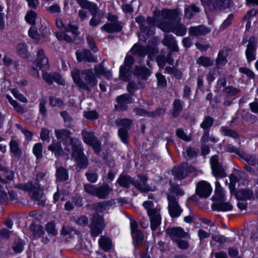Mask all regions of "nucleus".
Instances as JSON below:
<instances>
[{
	"label": "nucleus",
	"instance_id": "obj_17",
	"mask_svg": "<svg viewBox=\"0 0 258 258\" xmlns=\"http://www.w3.org/2000/svg\"><path fill=\"white\" fill-rule=\"evenodd\" d=\"M132 96L128 94H122L116 97L117 104L115 108L119 111H124L127 108V104L131 102Z\"/></svg>",
	"mask_w": 258,
	"mask_h": 258
},
{
	"label": "nucleus",
	"instance_id": "obj_51",
	"mask_svg": "<svg viewBox=\"0 0 258 258\" xmlns=\"http://www.w3.org/2000/svg\"><path fill=\"white\" fill-rule=\"evenodd\" d=\"M36 17L37 14L36 12L33 11H30L25 16V20L28 23L31 25H34L36 23Z\"/></svg>",
	"mask_w": 258,
	"mask_h": 258
},
{
	"label": "nucleus",
	"instance_id": "obj_21",
	"mask_svg": "<svg viewBox=\"0 0 258 258\" xmlns=\"http://www.w3.org/2000/svg\"><path fill=\"white\" fill-rule=\"evenodd\" d=\"M162 43L164 46L168 47L172 51L176 52L179 51L176 41L174 36L172 35H166L162 40Z\"/></svg>",
	"mask_w": 258,
	"mask_h": 258
},
{
	"label": "nucleus",
	"instance_id": "obj_46",
	"mask_svg": "<svg viewBox=\"0 0 258 258\" xmlns=\"http://www.w3.org/2000/svg\"><path fill=\"white\" fill-rule=\"evenodd\" d=\"M82 135L83 137V141L88 145H89L94 140L97 139V138L95 137L92 132H88L85 130H83L82 131Z\"/></svg>",
	"mask_w": 258,
	"mask_h": 258
},
{
	"label": "nucleus",
	"instance_id": "obj_25",
	"mask_svg": "<svg viewBox=\"0 0 258 258\" xmlns=\"http://www.w3.org/2000/svg\"><path fill=\"white\" fill-rule=\"evenodd\" d=\"M96 77L100 78L101 75L104 76L107 79H110L112 76L111 71L106 70L103 66V62H102L95 66L94 68Z\"/></svg>",
	"mask_w": 258,
	"mask_h": 258
},
{
	"label": "nucleus",
	"instance_id": "obj_16",
	"mask_svg": "<svg viewBox=\"0 0 258 258\" xmlns=\"http://www.w3.org/2000/svg\"><path fill=\"white\" fill-rule=\"evenodd\" d=\"M201 2L216 10L228 8L231 4L230 0H201Z\"/></svg>",
	"mask_w": 258,
	"mask_h": 258
},
{
	"label": "nucleus",
	"instance_id": "obj_1",
	"mask_svg": "<svg viewBox=\"0 0 258 258\" xmlns=\"http://www.w3.org/2000/svg\"><path fill=\"white\" fill-rule=\"evenodd\" d=\"M72 77L76 86L80 89L90 92L96 87L98 80L92 69H85L82 71L74 69L71 72Z\"/></svg>",
	"mask_w": 258,
	"mask_h": 258
},
{
	"label": "nucleus",
	"instance_id": "obj_9",
	"mask_svg": "<svg viewBox=\"0 0 258 258\" xmlns=\"http://www.w3.org/2000/svg\"><path fill=\"white\" fill-rule=\"evenodd\" d=\"M167 199L168 201V209L170 216L172 218L178 217L182 212V210L179 205L178 199L170 194L167 195Z\"/></svg>",
	"mask_w": 258,
	"mask_h": 258
},
{
	"label": "nucleus",
	"instance_id": "obj_10",
	"mask_svg": "<svg viewBox=\"0 0 258 258\" xmlns=\"http://www.w3.org/2000/svg\"><path fill=\"white\" fill-rule=\"evenodd\" d=\"M210 164L212 170V174L216 178H224L227 176L224 168L218 161V156L215 155L210 159Z\"/></svg>",
	"mask_w": 258,
	"mask_h": 258
},
{
	"label": "nucleus",
	"instance_id": "obj_62",
	"mask_svg": "<svg viewBox=\"0 0 258 258\" xmlns=\"http://www.w3.org/2000/svg\"><path fill=\"white\" fill-rule=\"evenodd\" d=\"M17 51L20 56L26 57L27 54V45L25 43H20L17 46Z\"/></svg>",
	"mask_w": 258,
	"mask_h": 258
},
{
	"label": "nucleus",
	"instance_id": "obj_2",
	"mask_svg": "<svg viewBox=\"0 0 258 258\" xmlns=\"http://www.w3.org/2000/svg\"><path fill=\"white\" fill-rule=\"evenodd\" d=\"M163 21L159 28L164 32H172L177 36H184L186 33V28L178 22L177 13L175 11L164 10L162 11Z\"/></svg>",
	"mask_w": 258,
	"mask_h": 258
},
{
	"label": "nucleus",
	"instance_id": "obj_27",
	"mask_svg": "<svg viewBox=\"0 0 258 258\" xmlns=\"http://www.w3.org/2000/svg\"><path fill=\"white\" fill-rule=\"evenodd\" d=\"M172 173L174 177L178 180H182L185 178L187 174L183 163L179 166L175 167L172 170Z\"/></svg>",
	"mask_w": 258,
	"mask_h": 258
},
{
	"label": "nucleus",
	"instance_id": "obj_55",
	"mask_svg": "<svg viewBox=\"0 0 258 258\" xmlns=\"http://www.w3.org/2000/svg\"><path fill=\"white\" fill-rule=\"evenodd\" d=\"M165 71L171 75H174L177 79H179L182 77V73L174 67H167L165 68Z\"/></svg>",
	"mask_w": 258,
	"mask_h": 258
},
{
	"label": "nucleus",
	"instance_id": "obj_14",
	"mask_svg": "<svg viewBox=\"0 0 258 258\" xmlns=\"http://www.w3.org/2000/svg\"><path fill=\"white\" fill-rule=\"evenodd\" d=\"M257 41L255 37H251L249 39L248 43L245 51V55L248 62L255 59Z\"/></svg>",
	"mask_w": 258,
	"mask_h": 258
},
{
	"label": "nucleus",
	"instance_id": "obj_59",
	"mask_svg": "<svg viewBox=\"0 0 258 258\" xmlns=\"http://www.w3.org/2000/svg\"><path fill=\"white\" fill-rule=\"evenodd\" d=\"M24 243L20 239H18L13 244L12 248L15 253H19L22 251Z\"/></svg>",
	"mask_w": 258,
	"mask_h": 258
},
{
	"label": "nucleus",
	"instance_id": "obj_13",
	"mask_svg": "<svg viewBox=\"0 0 258 258\" xmlns=\"http://www.w3.org/2000/svg\"><path fill=\"white\" fill-rule=\"evenodd\" d=\"M166 232L174 242L189 236L188 234L181 227L168 228L166 230Z\"/></svg>",
	"mask_w": 258,
	"mask_h": 258
},
{
	"label": "nucleus",
	"instance_id": "obj_4",
	"mask_svg": "<svg viewBox=\"0 0 258 258\" xmlns=\"http://www.w3.org/2000/svg\"><path fill=\"white\" fill-rule=\"evenodd\" d=\"M146 209L151 223V228L152 231H155L161 223V216L160 209L155 207L152 201H145L143 204Z\"/></svg>",
	"mask_w": 258,
	"mask_h": 258
},
{
	"label": "nucleus",
	"instance_id": "obj_29",
	"mask_svg": "<svg viewBox=\"0 0 258 258\" xmlns=\"http://www.w3.org/2000/svg\"><path fill=\"white\" fill-rule=\"evenodd\" d=\"M135 74L138 78H141L143 80H146L151 75V72L146 67H136L135 70Z\"/></svg>",
	"mask_w": 258,
	"mask_h": 258
},
{
	"label": "nucleus",
	"instance_id": "obj_38",
	"mask_svg": "<svg viewBox=\"0 0 258 258\" xmlns=\"http://www.w3.org/2000/svg\"><path fill=\"white\" fill-rule=\"evenodd\" d=\"M56 176L57 180L60 181L68 180L69 175L67 170L63 167H59L56 169Z\"/></svg>",
	"mask_w": 258,
	"mask_h": 258
},
{
	"label": "nucleus",
	"instance_id": "obj_19",
	"mask_svg": "<svg viewBox=\"0 0 258 258\" xmlns=\"http://www.w3.org/2000/svg\"><path fill=\"white\" fill-rule=\"evenodd\" d=\"M76 57L79 62L85 60L89 62H97V59L88 49H83L80 52H76Z\"/></svg>",
	"mask_w": 258,
	"mask_h": 258
},
{
	"label": "nucleus",
	"instance_id": "obj_56",
	"mask_svg": "<svg viewBox=\"0 0 258 258\" xmlns=\"http://www.w3.org/2000/svg\"><path fill=\"white\" fill-rule=\"evenodd\" d=\"M42 147L41 143H36L33 147V152L37 159L42 157Z\"/></svg>",
	"mask_w": 258,
	"mask_h": 258
},
{
	"label": "nucleus",
	"instance_id": "obj_42",
	"mask_svg": "<svg viewBox=\"0 0 258 258\" xmlns=\"http://www.w3.org/2000/svg\"><path fill=\"white\" fill-rule=\"evenodd\" d=\"M111 205L110 201H103L93 205V209L97 212H102Z\"/></svg>",
	"mask_w": 258,
	"mask_h": 258
},
{
	"label": "nucleus",
	"instance_id": "obj_35",
	"mask_svg": "<svg viewBox=\"0 0 258 258\" xmlns=\"http://www.w3.org/2000/svg\"><path fill=\"white\" fill-rule=\"evenodd\" d=\"M183 109L182 101L179 99L174 100L173 103L172 115L174 117H178Z\"/></svg>",
	"mask_w": 258,
	"mask_h": 258
},
{
	"label": "nucleus",
	"instance_id": "obj_20",
	"mask_svg": "<svg viewBox=\"0 0 258 258\" xmlns=\"http://www.w3.org/2000/svg\"><path fill=\"white\" fill-rule=\"evenodd\" d=\"M189 33L193 36L205 35L211 31V29L203 25L191 27L189 28Z\"/></svg>",
	"mask_w": 258,
	"mask_h": 258
},
{
	"label": "nucleus",
	"instance_id": "obj_43",
	"mask_svg": "<svg viewBox=\"0 0 258 258\" xmlns=\"http://www.w3.org/2000/svg\"><path fill=\"white\" fill-rule=\"evenodd\" d=\"M11 152L16 157L20 158L22 154V151L20 148L18 143L12 140L10 143Z\"/></svg>",
	"mask_w": 258,
	"mask_h": 258
},
{
	"label": "nucleus",
	"instance_id": "obj_5",
	"mask_svg": "<svg viewBox=\"0 0 258 258\" xmlns=\"http://www.w3.org/2000/svg\"><path fill=\"white\" fill-rule=\"evenodd\" d=\"M55 136L58 139H61L64 141V144L66 146L64 150L70 153L71 150L81 145L80 141L76 138L71 137L72 133L67 129L55 130Z\"/></svg>",
	"mask_w": 258,
	"mask_h": 258
},
{
	"label": "nucleus",
	"instance_id": "obj_6",
	"mask_svg": "<svg viewBox=\"0 0 258 258\" xmlns=\"http://www.w3.org/2000/svg\"><path fill=\"white\" fill-rule=\"evenodd\" d=\"M136 21L139 24L141 31L148 36L153 35L154 26L158 25L159 27L161 23L158 22L157 18L148 17L147 20H145L143 16L137 17Z\"/></svg>",
	"mask_w": 258,
	"mask_h": 258
},
{
	"label": "nucleus",
	"instance_id": "obj_36",
	"mask_svg": "<svg viewBox=\"0 0 258 258\" xmlns=\"http://www.w3.org/2000/svg\"><path fill=\"white\" fill-rule=\"evenodd\" d=\"M238 156L247 162L251 165H255L258 159H256V157L254 155H250L246 154L242 151L241 153H238Z\"/></svg>",
	"mask_w": 258,
	"mask_h": 258
},
{
	"label": "nucleus",
	"instance_id": "obj_31",
	"mask_svg": "<svg viewBox=\"0 0 258 258\" xmlns=\"http://www.w3.org/2000/svg\"><path fill=\"white\" fill-rule=\"evenodd\" d=\"M132 53L139 57H144L147 54V50L146 47L138 45L135 44L131 50Z\"/></svg>",
	"mask_w": 258,
	"mask_h": 258
},
{
	"label": "nucleus",
	"instance_id": "obj_50",
	"mask_svg": "<svg viewBox=\"0 0 258 258\" xmlns=\"http://www.w3.org/2000/svg\"><path fill=\"white\" fill-rule=\"evenodd\" d=\"M221 131L225 136H228L234 139L239 137V135L234 131L226 128L224 126L221 127Z\"/></svg>",
	"mask_w": 258,
	"mask_h": 258
},
{
	"label": "nucleus",
	"instance_id": "obj_34",
	"mask_svg": "<svg viewBox=\"0 0 258 258\" xmlns=\"http://www.w3.org/2000/svg\"><path fill=\"white\" fill-rule=\"evenodd\" d=\"M228 55V50L226 48L221 49L218 54L216 59V63L218 65H225L227 63L226 57Z\"/></svg>",
	"mask_w": 258,
	"mask_h": 258
},
{
	"label": "nucleus",
	"instance_id": "obj_61",
	"mask_svg": "<svg viewBox=\"0 0 258 258\" xmlns=\"http://www.w3.org/2000/svg\"><path fill=\"white\" fill-rule=\"evenodd\" d=\"M224 193L223 190V189L221 190H218V189H215V195L212 197V199L214 201H217V202H222L224 200Z\"/></svg>",
	"mask_w": 258,
	"mask_h": 258
},
{
	"label": "nucleus",
	"instance_id": "obj_47",
	"mask_svg": "<svg viewBox=\"0 0 258 258\" xmlns=\"http://www.w3.org/2000/svg\"><path fill=\"white\" fill-rule=\"evenodd\" d=\"M197 63L204 67H209L213 65L214 60L210 57L202 56L197 59Z\"/></svg>",
	"mask_w": 258,
	"mask_h": 258
},
{
	"label": "nucleus",
	"instance_id": "obj_12",
	"mask_svg": "<svg viewBox=\"0 0 258 258\" xmlns=\"http://www.w3.org/2000/svg\"><path fill=\"white\" fill-rule=\"evenodd\" d=\"M34 63L37 67L39 68V69L42 71H44L49 69L48 60L45 56L43 49H38Z\"/></svg>",
	"mask_w": 258,
	"mask_h": 258
},
{
	"label": "nucleus",
	"instance_id": "obj_23",
	"mask_svg": "<svg viewBox=\"0 0 258 258\" xmlns=\"http://www.w3.org/2000/svg\"><path fill=\"white\" fill-rule=\"evenodd\" d=\"M117 183L121 187L128 188L131 184L134 185V179L128 175L122 173L118 178Z\"/></svg>",
	"mask_w": 258,
	"mask_h": 258
},
{
	"label": "nucleus",
	"instance_id": "obj_8",
	"mask_svg": "<svg viewBox=\"0 0 258 258\" xmlns=\"http://www.w3.org/2000/svg\"><path fill=\"white\" fill-rule=\"evenodd\" d=\"M89 227L91 234L94 237L98 236L105 227L103 217L98 214H94L92 218Z\"/></svg>",
	"mask_w": 258,
	"mask_h": 258
},
{
	"label": "nucleus",
	"instance_id": "obj_37",
	"mask_svg": "<svg viewBox=\"0 0 258 258\" xmlns=\"http://www.w3.org/2000/svg\"><path fill=\"white\" fill-rule=\"evenodd\" d=\"M30 230L32 232L33 235L38 238L44 233L43 227L39 224H32L30 227Z\"/></svg>",
	"mask_w": 258,
	"mask_h": 258
},
{
	"label": "nucleus",
	"instance_id": "obj_18",
	"mask_svg": "<svg viewBox=\"0 0 258 258\" xmlns=\"http://www.w3.org/2000/svg\"><path fill=\"white\" fill-rule=\"evenodd\" d=\"M42 78L48 84L51 85L53 82H55L60 85H63L64 82L60 75L55 72L47 73L44 72L42 74Z\"/></svg>",
	"mask_w": 258,
	"mask_h": 258
},
{
	"label": "nucleus",
	"instance_id": "obj_54",
	"mask_svg": "<svg viewBox=\"0 0 258 258\" xmlns=\"http://www.w3.org/2000/svg\"><path fill=\"white\" fill-rule=\"evenodd\" d=\"M240 89L231 86L225 87L222 90L223 93L226 94L230 96L235 95L240 92Z\"/></svg>",
	"mask_w": 258,
	"mask_h": 258
},
{
	"label": "nucleus",
	"instance_id": "obj_32",
	"mask_svg": "<svg viewBox=\"0 0 258 258\" xmlns=\"http://www.w3.org/2000/svg\"><path fill=\"white\" fill-rule=\"evenodd\" d=\"M98 242L100 247L105 251H107L111 248V240L107 237L104 236H101Z\"/></svg>",
	"mask_w": 258,
	"mask_h": 258
},
{
	"label": "nucleus",
	"instance_id": "obj_40",
	"mask_svg": "<svg viewBox=\"0 0 258 258\" xmlns=\"http://www.w3.org/2000/svg\"><path fill=\"white\" fill-rule=\"evenodd\" d=\"M133 238L134 239V245L137 248L141 246L143 242L144 238V235L142 232L140 230L136 231L133 233H132Z\"/></svg>",
	"mask_w": 258,
	"mask_h": 258
},
{
	"label": "nucleus",
	"instance_id": "obj_24",
	"mask_svg": "<svg viewBox=\"0 0 258 258\" xmlns=\"http://www.w3.org/2000/svg\"><path fill=\"white\" fill-rule=\"evenodd\" d=\"M122 28L121 23L116 22L106 23L101 27V29L108 33H112L121 31Z\"/></svg>",
	"mask_w": 258,
	"mask_h": 258
},
{
	"label": "nucleus",
	"instance_id": "obj_3",
	"mask_svg": "<svg viewBox=\"0 0 258 258\" xmlns=\"http://www.w3.org/2000/svg\"><path fill=\"white\" fill-rule=\"evenodd\" d=\"M84 191L88 194L97 197L99 199H105L108 197L113 189L107 183L96 186L91 183H86L83 185Z\"/></svg>",
	"mask_w": 258,
	"mask_h": 258
},
{
	"label": "nucleus",
	"instance_id": "obj_7",
	"mask_svg": "<svg viewBox=\"0 0 258 258\" xmlns=\"http://www.w3.org/2000/svg\"><path fill=\"white\" fill-rule=\"evenodd\" d=\"M15 187L25 191H29L31 198L34 201L39 200L43 195V189L40 188L38 183H21L16 185Z\"/></svg>",
	"mask_w": 258,
	"mask_h": 258
},
{
	"label": "nucleus",
	"instance_id": "obj_41",
	"mask_svg": "<svg viewBox=\"0 0 258 258\" xmlns=\"http://www.w3.org/2000/svg\"><path fill=\"white\" fill-rule=\"evenodd\" d=\"M214 209L216 210L221 211H230L232 209V205L229 203H223L219 202L215 203L213 205Z\"/></svg>",
	"mask_w": 258,
	"mask_h": 258
},
{
	"label": "nucleus",
	"instance_id": "obj_57",
	"mask_svg": "<svg viewBox=\"0 0 258 258\" xmlns=\"http://www.w3.org/2000/svg\"><path fill=\"white\" fill-rule=\"evenodd\" d=\"M129 129L119 128L118 129V136L121 140L124 143H127L128 141V131Z\"/></svg>",
	"mask_w": 258,
	"mask_h": 258
},
{
	"label": "nucleus",
	"instance_id": "obj_45",
	"mask_svg": "<svg viewBox=\"0 0 258 258\" xmlns=\"http://www.w3.org/2000/svg\"><path fill=\"white\" fill-rule=\"evenodd\" d=\"M6 98L13 106L15 110L19 113L23 114L26 112L25 109L22 107L16 101L13 100L9 95H6Z\"/></svg>",
	"mask_w": 258,
	"mask_h": 258
},
{
	"label": "nucleus",
	"instance_id": "obj_28",
	"mask_svg": "<svg viewBox=\"0 0 258 258\" xmlns=\"http://www.w3.org/2000/svg\"><path fill=\"white\" fill-rule=\"evenodd\" d=\"M14 176V172L7 168L0 172V181L3 184H7L13 179Z\"/></svg>",
	"mask_w": 258,
	"mask_h": 258
},
{
	"label": "nucleus",
	"instance_id": "obj_64",
	"mask_svg": "<svg viewBox=\"0 0 258 258\" xmlns=\"http://www.w3.org/2000/svg\"><path fill=\"white\" fill-rule=\"evenodd\" d=\"M46 230L49 234H51L52 236H56L57 234V230L55 228L54 223L52 222H50L46 224Z\"/></svg>",
	"mask_w": 258,
	"mask_h": 258
},
{
	"label": "nucleus",
	"instance_id": "obj_58",
	"mask_svg": "<svg viewBox=\"0 0 258 258\" xmlns=\"http://www.w3.org/2000/svg\"><path fill=\"white\" fill-rule=\"evenodd\" d=\"M49 100V104L52 107H61L64 105L63 101L59 98L50 96Z\"/></svg>",
	"mask_w": 258,
	"mask_h": 258
},
{
	"label": "nucleus",
	"instance_id": "obj_39",
	"mask_svg": "<svg viewBox=\"0 0 258 258\" xmlns=\"http://www.w3.org/2000/svg\"><path fill=\"white\" fill-rule=\"evenodd\" d=\"M200 12V9L196 5L192 4L185 9V15L188 19H191L194 15Z\"/></svg>",
	"mask_w": 258,
	"mask_h": 258
},
{
	"label": "nucleus",
	"instance_id": "obj_22",
	"mask_svg": "<svg viewBox=\"0 0 258 258\" xmlns=\"http://www.w3.org/2000/svg\"><path fill=\"white\" fill-rule=\"evenodd\" d=\"M138 177L140 178V181L134 180V185L136 188L142 191L150 190V187L147 184V177L144 175H138Z\"/></svg>",
	"mask_w": 258,
	"mask_h": 258
},
{
	"label": "nucleus",
	"instance_id": "obj_49",
	"mask_svg": "<svg viewBox=\"0 0 258 258\" xmlns=\"http://www.w3.org/2000/svg\"><path fill=\"white\" fill-rule=\"evenodd\" d=\"M214 120L210 116H207L205 117L204 120L201 123L200 126L203 130H209V128L213 125Z\"/></svg>",
	"mask_w": 258,
	"mask_h": 258
},
{
	"label": "nucleus",
	"instance_id": "obj_63",
	"mask_svg": "<svg viewBox=\"0 0 258 258\" xmlns=\"http://www.w3.org/2000/svg\"><path fill=\"white\" fill-rule=\"evenodd\" d=\"M146 48L147 50V54H148V56L150 59H152V56H154L158 52V49L155 45H153L152 46L147 45L146 47Z\"/></svg>",
	"mask_w": 258,
	"mask_h": 258
},
{
	"label": "nucleus",
	"instance_id": "obj_52",
	"mask_svg": "<svg viewBox=\"0 0 258 258\" xmlns=\"http://www.w3.org/2000/svg\"><path fill=\"white\" fill-rule=\"evenodd\" d=\"M60 115L63 119L64 121L66 123V126L68 128H72V125L71 123L73 121V118L66 111L60 112Z\"/></svg>",
	"mask_w": 258,
	"mask_h": 258
},
{
	"label": "nucleus",
	"instance_id": "obj_15",
	"mask_svg": "<svg viewBox=\"0 0 258 258\" xmlns=\"http://www.w3.org/2000/svg\"><path fill=\"white\" fill-rule=\"evenodd\" d=\"M196 192L200 197L206 198L211 194L212 188L209 183L201 181L197 183Z\"/></svg>",
	"mask_w": 258,
	"mask_h": 258
},
{
	"label": "nucleus",
	"instance_id": "obj_44",
	"mask_svg": "<svg viewBox=\"0 0 258 258\" xmlns=\"http://www.w3.org/2000/svg\"><path fill=\"white\" fill-rule=\"evenodd\" d=\"M128 67L126 68L125 67H121L119 69V78L123 81L127 82L129 81L130 77L131 75V72Z\"/></svg>",
	"mask_w": 258,
	"mask_h": 258
},
{
	"label": "nucleus",
	"instance_id": "obj_60",
	"mask_svg": "<svg viewBox=\"0 0 258 258\" xmlns=\"http://www.w3.org/2000/svg\"><path fill=\"white\" fill-rule=\"evenodd\" d=\"M157 80V84L159 86L165 87L167 86V81L165 77L161 73L158 72L156 74Z\"/></svg>",
	"mask_w": 258,
	"mask_h": 258
},
{
	"label": "nucleus",
	"instance_id": "obj_26",
	"mask_svg": "<svg viewBox=\"0 0 258 258\" xmlns=\"http://www.w3.org/2000/svg\"><path fill=\"white\" fill-rule=\"evenodd\" d=\"M77 3L82 8L88 10L92 15L97 14L98 8L95 4L87 0H77Z\"/></svg>",
	"mask_w": 258,
	"mask_h": 258
},
{
	"label": "nucleus",
	"instance_id": "obj_30",
	"mask_svg": "<svg viewBox=\"0 0 258 258\" xmlns=\"http://www.w3.org/2000/svg\"><path fill=\"white\" fill-rule=\"evenodd\" d=\"M48 150L54 152L55 156H60L63 155V150L62 148L61 143L57 142H53L48 146Z\"/></svg>",
	"mask_w": 258,
	"mask_h": 258
},
{
	"label": "nucleus",
	"instance_id": "obj_48",
	"mask_svg": "<svg viewBox=\"0 0 258 258\" xmlns=\"http://www.w3.org/2000/svg\"><path fill=\"white\" fill-rule=\"evenodd\" d=\"M132 122V120L127 118H118L115 122L116 125L121 126L120 128L126 129H130Z\"/></svg>",
	"mask_w": 258,
	"mask_h": 258
},
{
	"label": "nucleus",
	"instance_id": "obj_33",
	"mask_svg": "<svg viewBox=\"0 0 258 258\" xmlns=\"http://www.w3.org/2000/svg\"><path fill=\"white\" fill-rule=\"evenodd\" d=\"M236 198L238 200H245L251 199L253 196V192L247 189L239 190L236 193Z\"/></svg>",
	"mask_w": 258,
	"mask_h": 258
},
{
	"label": "nucleus",
	"instance_id": "obj_11",
	"mask_svg": "<svg viewBox=\"0 0 258 258\" xmlns=\"http://www.w3.org/2000/svg\"><path fill=\"white\" fill-rule=\"evenodd\" d=\"M72 155L75 157L78 162V166L80 169L85 168L88 164V161L86 156L83 153V150L81 145L71 150Z\"/></svg>",
	"mask_w": 258,
	"mask_h": 258
},
{
	"label": "nucleus",
	"instance_id": "obj_53",
	"mask_svg": "<svg viewBox=\"0 0 258 258\" xmlns=\"http://www.w3.org/2000/svg\"><path fill=\"white\" fill-rule=\"evenodd\" d=\"M145 85L143 84H137L135 82H131L128 83L127 89L130 95L132 96L134 91L137 89L143 88Z\"/></svg>",
	"mask_w": 258,
	"mask_h": 258
}]
</instances>
